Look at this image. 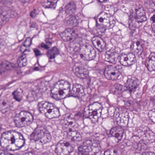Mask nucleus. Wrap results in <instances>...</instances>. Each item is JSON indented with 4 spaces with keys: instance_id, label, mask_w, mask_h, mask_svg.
<instances>
[{
    "instance_id": "nucleus-12",
    "label": "nucleus",
    "mask_w": 155,
    "mask_h": 155,
    "mask_svg": "<svg viewBox=\"0 0 155 155\" xmlns=\"http://www.w3.org/2000/svg\"><path fill=\"white\" fill-rule=\"evenodd\" d=\"M137 81L134 78H128L125 83V86L130 92L135 91L138 87Z\"/></svg>"
},
{
    "instance_id": "nucleus-42",
    "label": "nucleus",
    "mask_w": 155,
    "mask_h": 155,
    "mask_svg": "<svg viewBox=\"0 0 155 155\" xmlns=\"http://www.w3.org/2000/svg\"><path fill=\"white\" fill-rule=\"evenodd\" d=\"M113 54H111L110 55L107 54L105 55V60L106 61L112 63L113 62Z\"/></svg>"
},
{
    "instance_id": "nucleus-36",
    "label": "nucleus",
    "mask_w": 155,
    "mask_h": 155,
    "mask_svg": "<svg viewBox=\"0 0 155 155\" xmlns=\"http://www.w3.org/2000/svg\"><path fill=\"white\" fill-rule=\"evenodd\" d=\"M54 2H52L47 0V1L45 2V8H48L54 7V8L55 7H54Z\"/></svg>"
},
{
    "instance_id": "nucleus-11",
    "label": "nucleus",
    "mask_w": 155,
    "mask_h": 155,
    "mask_svg": "<svg viewBox=\"0 0 155 155\" xmlns=\"http://www.w3.org/2000/svg\"><path fill=\"white\" fill-rule=\"evenodd\" d=\"M15 64L7 61H2L0 65V74L2 75L7 71L12 69L15 67Z\"/></svg>"
},
{
    "instance_id": "nucleus-53",
    "label": "nucleus",
    "mask_w": 155,
    "mask_h": 155,
    "mask_svg": "<svg viewBox=\"0 0 155 155\" xmlns=\"http://www.w3.org/2000/svg\"><path fill=\"white\" fill-rule=\"evenodd\" d=\"M140 155H155V153L152 152H143Z\"/></svg>"
},
{
    "instance_id": "nucleus-46",
    "label": "nucleus",
    "mask_w": 155,
    "mask_h": 155,
    "mask_svg": "<svg viewBox=\"0 0 155 155\" xmlns=\"http://www.w3.org/2000/svg\"><path fill=\"white\" fill-rule=\"evenodd\" d=\"M33 51L35 53V56L36 57H38L42 55L41 51L37 48L34 49Z\"/></svg>"
},
{
    "instance_id": "nucleus-41",
    "label": "nucleus",
    "mask_w": 155,
    "mask_h": 155,
    "mask_svg": "<svg viewBox=\"0 0 155 155\" xmlns=\"http://www.w3.org/2000/svg\"><path fill=\"white\" fill-rule=\"evenodd\" d=\"M32 42V39L30 38H27L25 40L24 45L27 47H30Z\"/></svg>"
},
{
    "instance_id": "nucleus-18",
    "label": "nucleus",
    "mask_w": 155,
    "mask_h": 155,
    "mask_svg": "<svg viewBox=\"0 0 155 155\" xmlns=\"http://www.w3.org/2000/svg\"><path fill=\"white\" fill-rule=\"evenodd\" d=\"M100 147V144L99 141L92 140V145L91 149L90 150V155H96L99 152Z\"/></svg>"
},
{
    "instance_id": "nucleus-55",
    "label": "nucleus",
    "mask_w": 155,
    "mask_h": 155,
    "mask_svg": "<svg viewBox=\"0 0 155 155\" xmlns=\"http://www.w3.org/2000/svg\"><path fill=\"white\" fill-rule=\"evenodd\" d=\"M41 47L44 48L45 49L48 50L50 48V46H49L47 44H45L43 43H42L41 45Z\"/></svg>"
},
{
    "instance_id": "nucleus-54",
    "label": "nucleus",
    "mask_w": 155,
    "mask_h": 155,
    "mask_svg": "<svg viewBox=\"0 0 155 155\" xmlns=\"http://www.w3.org/2000/svg\"><path fill=\"white\" fill-rule=\"evenodd\" d=\"M46 44L48 46H50H50H51L52 44V40L51 38H49L48 39H47L46 40Z\"/></svg>"
},
{
    "instance_id": "nucleus-35",
    "label": "nucleus",
    "mask_w": 155,
    "mask_h": 155,
    "mask_svg": "<svg viewBox=\"0 0 155 155\" xmlns=\"http://www.w3.org/2000/svg\"><path fill=\"white\" fill-rule=\"evenodd\" d=\"M25 140L23 135L21 133V135H20L18 142H21L22 144H19L18 145V147L21 148L23 147L25 143Z\"/></svg>"
},
{
    "instance_id": "nucleus-37",
    "label": "nucleus",
    "mask_w": 155,
    "mask_h": 155,
    "mask_svg": "<svg viewBox=\"0 0 155 155\" xmlns=\"http://www.w3.org/2000/svg\"><path fill=\"white\" fill-rule=\"evenodd\" d=\"M78 132L77 131L74 130L73 128H69V131L68 133V135L70 136H71V138H73L78 133Z\"/></svg>"
},
{
    "instance_id": "nucleus-20",
    "label": "nucleus",
    "mask_w": 155,
    "mask_h": 155,
    "mask_svg": "<svg viewBox=\"0 0 155 155\" xmlns=\"http://www.w3.org/2000/svg\"><path fill=\"white\" fill-rule=\"evenodd\" d=\"M27 54H22L18 58L17 63L19 67L24 66L27 64V61L26 56Z\"/></svg>"
},
{
    "instance_id": "nucleus-25",
    "label": "nucleus",
    "mask_w": 155,
    "mask_h": 155,
    "mask_svg": "<svg viewBox=\"0 0 155 155\" xmlns=\"http://www.w3.org/2000/svg\"><path fill=\"white\" fill-rule=\"evenodd\" d=\"M12 136L10 139L11 143L14 144L16 140L19 139L20 135H21V133L18 132L13 131L12 133Z\"/></svg>"
},
{
    "instance_id": "nucleus-34",
    "label": "nucleus",
    "mask_w": 155,
    "mask_h": 155,
    "mask_svg": "<svg viewBox=\"0 0 155 155\" xmlns=\"http://www.w3.org/2000/svg\"><path fill=\"white\" fill-rule=\"evenodd\" d=\"M54 107L53 104L52 107L50 108L45 113V115L47 117L50 119L52 118L51 114L54 113L53 111V109H54Z\"/></svg>"
},
{
    "instance_id": "nucleus-28",
    "label": "nucleus",
    "mask_w": 155,
    "mask_h": 155,
    "mask_svg": "<svg viewBox=\"0 0 155 155\" xmlns=\"http://www.w3.org/2000/svg\"><path fill=\"white\" fill-rule=\"evenodd\" d=\"M86 60H91L94 59L96 56V51L94 50H90L87 54H85Z\"/></svg>"
},
{
    "instance_id": "nucleus-49",
    "label": "nucleus",
    "mask_w": 155,
    "mask_h": 155,
    "mask_svg": "<svg viewBox=\"0 0 155 155\" xmlns=\"http://www.w3.org/2000/svg\"><path fill=\"white\" fill-rule=\"evenodd\" d=\"M38 14V12L37 11L36 9H34L31 12L30 15L31 17L35 18Z\"/></svg>"
},
{
    "instance_id": "nucleus-21",
    "label": "nucleus",
    "mask_w": 155,
    "mask_h": 155,
    "mask_svg": "<svg viewBox=\"0 0 155 155\" xmlns=\"http://www.w3.org/2000/svg\"><path fill=\"white\" fill-rule=\"evenodd\" d=\"M149 59L146 60L145 65L147 68V70L152 74H155V64L154 63H150Z\"/></svg>"
},
{
    "instance_id": "nucleus-64",
    "label": "nucleus",
    "mask_w": 155,
    "mask_h": 155,
    "mask_svg": "<svg viewBox=\"0 0 155 155\" xmlns=\"http://www.w3.org/2000/svg\"><path fill=\"white\" fill-rule=\"evenodd\" d=\"M12 83H13L12 82H9L8 83L6 84L5 87H8L11 84H12Z\"/></svg>"
},
{
    "instance_id": "nucleus-15",
    "label": "nucleus",
    "mask_w": 155,
    "mask_h": 155,
    "mask_svg": "<svg viewBox=\"0 0 155 155\" xmlns=\"http://www.w3.org/2000/svg\"><path fill=\"white\" fill-rule=\"evenodd\" d=\"M74 72L76 76L82 79L86 78L87 76V70L82 67L76 68Z\"/></svg>"
},
{
    "instance_id": "nucleus-47",
    "label": "nucleus",
    "mask_w": 155,
    "mask_h": 155,
    "mask_svg": "<svg viewBox=\"0 0 155 155\" xmlns=\"http://www.w3.org/2000/svg\"><path fill=\"white\" fill-rule=\"evenodd\" d=\"M149 117H153L155 119V109H153L150 110L148 113Z\"/></svg>"
},
{
    "instance_id": "nucleus-44",
    "label": "nucleus",
    "mask_w": 155,
    "mask_h": 155,
    "mask_svg": "<svg viewBox=\"0 0 155 155\" xmlns=\"http://www.w3.org/2000/svg\"><path fill=\"white\" fill-rule=\"evenodd\" d=\"M115 137L117 138L119 141H121L123 137V133L122 131H119L117 132Z\"/></svg>"
},
{
    "instance_id": "nucleus-23",
    "label": "nucleus",
    "mask_w": 155,
    "mask_h": 155,
    "mask_svg": "<svg viewBox=\"0 0 155 155\" xmlns=\"http://www.w3.org/2000/svg\"><path fill=\"white\" fill-rule=\"evenodd\" d=\"M22 91L21 89H17L12 93L13 98L16 101L20 102L22 100Z\"/></svg>"
},
{
    "instance_id": "nucleus-2",
    "label": "nucleus",
    "mask_w": 155,
    "mask_h": 155,
    "mask_svg": "<svg viewBox=\"0 0 155 155\" xmlns=\"http://www.w3.org/2000/svg\"><path fill=\"white\" fill-rule=\"evenodd\" d=\"M123 69L121 65L113 67L110 66L106 68L104 72L106 78L110 80H119L121 78V72Z\"/></svg>"
},
{
    "instance_id": "nucleus-30",
    "label": "nucleus",
    "mask_w": 155,
    "mask_h": 155,
    "mask_svg": "<svg viewBox=\"0 0 155 155\" xmlns=\"http://www.w3.org/2000/svg\"><path fill=\"white\" fill-rule=\"evenodd\" d=\"M12 132L11 130L5 131L2 134L1 137L10 141Z\"/></svg>"
},
{
    "instance_id": "nucleus-38",
    "label": "nucleus",
    "mask_w": 155,
    "mask_h": 155,
    "mask_svg": "<svg viewBox=\"0 0 155 155\" xmlns=\"http://www.w3.org/2000/svg\"><path fill=\"white\" fill-rule=\"evenodd\" d=\"M53 112L54 113L51 114L52 118L58 117L60 116L59 110L57 108H54Z\"/></svg>"
},
{
    "instance_id": "nucleus-19",
    "label": "nucleus",
    "mask_w": 155,
    "mask_h": 155,
    "mask_svg": "<svg viewBox=\"0 0 155 155\" xmlns=\"http://www.w3.org/2000/svg\"><path fill=\"white\" fill-rule=\"evenodd\" d=\"M59 51L58 48L56 47H53L51 49L48 50L46 55L49 58V59H54L55 56L59 54Z\"/></svg>"
},
{
    "instance_id": "nucleus-3",
    "label": "nucleus",
    "mask_w": 155,
    "mask_h": 155,
    "mask_svg": "<svg viewBox=\"0 0 155 155\" xmlns=\"http://www.w3.org/2000/svg\"><path fill=\"white\" fill-rule=\"evenodd\" d=\"M136 15L134 16L133 13L130 12L128 21L129 26H133L136 23L139 24L142 23L147 20L144 11L143 9L138 8L135 9Z\"/></svg>"
},
{
    "instance_id": "nucleus-52",
    "label": "nucleus",
    "mask_w": 155,
    "mask_h": 155,
    "mask_svg": "<svg viewBox=\"0 0 155 155\" xmlns=\"http://www.w3.org/2000/svg\"><path fill=\"white\" fill-rule=\"evenodd\" d=\"M110 24V28H113L115 25L116 22L114 19L110 20L109 22Z\"/></svg>"
},
{
    "instance_id": "nucleus-61",
    "label": "nucleus",
    "mask_w": 155,
    "mask_h": 155,
    "mask_svg": "<svg viewBox=\"0 0 155 155\" xmlns=\"http://www.w3.org/2000/svg\"><path fill=\"white\" fill-rule=\"evenodd\" d=\"M4 41L2 39H0V48L3 46V45Z\"/></svg>"
},
{
    "instance_id": "nucleus-59",
    "label": "nucleus",
    "mask_w": 155,
    "mask_h": 155,
    "mask_svg": "<svg viewBox=\"0 0 155 155\" xmlns=\"http://www.w3.org/2000/svg\"><path fill=\"white\" fill-rule=\"evenodd\" d=\"M150 20L152 21L153 23H155V14L153 15L150 18Z\"/></svg>"
},
{
    "instance_id": "nucleus-26",
    "label": "nucleus",
    "mask_w": 155,
    "mask_h": 155,
    "mask_svg": "<svg viewBox=\"0 0 155 155\" xmlns=\"http://www.w3.org/2000/svg\"><path fill=\"white\" fill-rule=\"evenodd\" d=\"M71 31V29H67L63 32L64 38L65 41H67L72 40L71 34H70V32Z\"/></svg>"
},
{
    "instance_id": "nucleus-31",
    "label": "nucleus",
    "mask_w": 155,
    "mask_h": 155,
    "mask_svg": "<svg viewBox=\"0 0 155 155\" xmlns=\"http://www.w3.org/2000/svg\"><path fill=\"white\" fill-rule=\"evenodd\" d=\"M91 109L88 106L87 107H85L84 109L83 112V115L86 118H89L90 116H92V111Z\"/></svg>"
},
{
    "instance_id": "nucleus-13",
    "label": "nucleus",
    "mask_w": 155,
    "mask_h": 155,
    "mask_svg": "<svg viewBox=\"0 0 155 155\" xmlns=\"http://www.w3.org/2000/svg\"><path fill=\"white\" fill-rule=\"evenodd\" d=\"M53 104L46 101H42L38 103V110L41 113L45 114L50 108L52 107Z\"/></svg>"
},
{
    "instance_id": "nucleus-39",
    "label": "nucleus",
    "mask_w": 155,
    "mask_h": 155,
    "mask_svg": "<svg viewBox=\"0 0 155 155\" xmlns=\"http://www.w3.org/2000/svg\"><path fill=\"white\" fill-rule=\"evenodd\" d=\"M71 140L74 141H80L82 140V138L80 134L78 132L74 137L73 138H71Z\"/></svg>"
},
{
    "instance_id": "nucleus-29",
    "label": "nucleus",
    "mask_w": 155,
    "mask_h": 155,
    "mask_svg": "<svg viewBox=\"0 0 155 155\" xmlns=\"http://www.w3.org/2000/svg\"><path fill=\"white\" fill-rule=\"evenodd\" d=\"M115 89V91L118 94H121L122 91L125 90L124 86L121 84L116 83L114 85Z\"/></svg>"
},
{
    "instance_id": "nucleus-63",
    "label": "nucleus",
    "mask_w": 155,
    "mask_h": 155,
    "mask_svg": "<svg viewBox=\"0 0 155 155\" xmlns=\"http://www.w3.org/2000/svg\"><path fill=\"white\" fill-rule=\"evenodd\" d=\"M80 56L81 58L83 59L84 60H86V59L85 54L84 55L82 54H80Z\"/></svg>"
},
{
    "instance_id": "nucleus-50",
    "label": "nucleus",
    "mask_w": 155,
    "mask_h": 155,
    "mask_svg": "<svg viewBox=\"0 0 155 155\" xmlns=\"http://www.w3.org/2000/svg\"><path fill=\"white\" fill-rule=\"evenodd\" d=\"M0 155H12L10 153L6 150L0 149Z\"/></svg>"
},
{
    "instance_id": "nucleus-24",
    "label": "nucleus",
    "mask_w": 155,
    "mask_h": 155,
    "mask_svg": "<svg viewBox=\"0 0 155 155\" xmlns=\"http://www.w3.org/2000/svg\"><path fill=\"white\" fill-rule=\"evenodd\" d=\"M141 42L140 41H138L137 42L134 41L130 45V48L134 50L136 49L138 51H142L143 50V48L141 44Z\"/></svg>"
},
{
    "instance_id": "nucleus-17",
    "label": "nucleus",
    "mask_w": 155,
    "mask_h": 155,
    "mask_svg": "<svg viewBox=\"0 0 155 155\" xmlns=\"http://www.w3.org/2000/svg\"><path fill=\"white\" fill-rule=\"evenodd\" d=\"M55 90V88H54L51 91V93L53 94L52 97L55 99H59L60 97L59 96H63L64 97H68L69 95V92H67V91H64V90L60 89V90H58L57 92L55 93L54 91Z\"/></svg>"
},
{
    "instance_id": "nucleus-56",
    "label": "nucleus",
    "mask_w": 155,
    "mask_h": 155,
    "mask_svg": "<svg viewBox=\"0 0 155 155\" xmlns=\"http://www.w3.org/2000/svg\"><path fill=\"white\" fill-rule=\"evenodd\" d=\"M11 0H1V2L3 5H5L10 2Z\"/></svg>"
},
{
    "instance_id": "nucleus-6",
    "label": "nucleus",
    "mask_w": 155,
    "mask_h": 155,
    "mask_svg": "<svg viewBox=\"0 0 155 155\" xmlns=\"http://www.w3.org/2000/svg\"><path fill=\"white\" fill-rule=\"evenodd\" d=\"M68 97L73 96L79 99H83L84 98L85 94L82 86L80 84H76L73 85L71 90L69 91Z\"/></svg>"
},
{
    "instance_id": "nucleus-8",
    "label": "nucleus",
    "mask_w": 155,
    "mask_h": 155,
    "mask_svg": "<svg viewBox=\"0 0 155 155\" xmlns=\"http://www.w3.org/2000/svg\"><path fill=\"white\" fill-rule=\"evenodd\" d=\"M70 34L72 40H74V51L75 52L79 51L81 49V45H82V38L78 36L77 33L75 31L71 30Z\"/></svg>"
},
{
    "instance_id": "nucleus-48",
    "label": "nucleus",
    "mask_w": 155,
    "mask_h": 155,
    "mask_svg": "<svg viewBox=\"0 0 155 155\" xmlns=\"http://www.w3.org/2000/svg\"><path fill=\"white\" fill-rule=\"evenodd\" d=\"M143 50H142V51H138L137 52L139 57L141 58L142 59H143L145 57L144 53L143 52Z\"/></svg>"
},
{
    "instance_id": "nucleus-43",
    "label": "nucleus",
    "mask_w": 155,
    "mask_h": 155,
    "mask_svg": "<svg viewBox=\"0 0 155 155\" xmlns=\"http://www.w3.org/2000/svg\"><path fill=\"white\" fill-rule=\"evenodd\" d=\"M27 47L24 45L21 46L20 48V51L21 52L23 53V54H25V53H24L26 51H28V52H30V50L28 48L27 49L26 48Z\"/></svg>"
},
{
    "instance_id": "nucleus-33",
    "label": "nucleus",
    "mask_w": 155,
    "mask_h": 155,
    "mask_svg": "<svg viewBox=\"0 0 155 155\" xmlns=\"http://www.w3.org/2000/svg\"><path fill=\"white\" fill-rule=\"evenodd\" d=\"M89 106L91 109L92 110H99L101 105L97 102H95L91 104H89Z\"/></svg>"
},
{
    "instance_id": "nucleus-57",
    "label": "nucleus",
    "mask_w": 155,
    "mask_h": 155,
    "mask_svg": "<svg viewBox=\"0 0 155 155\" xmlns=\"http://www.w3.org/2000/svg\"><path fill=\"white\" fill-rule=\"evenodd\" d=\"M113 55V62H112V64H115L116 63V61H117V58H116V57H115V56H114L113 54H112Z\"/></svg>"
},
{
    "instance_id": "nucleus-22",
    "label": "nucleus",
    "mask_w": 155,
    "mask_h": 155,
    "mask_svg": "<svg viewBox=\"0 0 155 155\" xmlns=\"http://www.w3.org/2000/svg\"><path fill=\"white\" fill-rule=\"evenodd\" d=\"M93 43L95 44L96 46L100 49L102 50L105 48L106 43L103 40L100 39L99 40L97 38L93 40Z\"/></svg>"
},
{
    "instance_id": "nucleus-32",
    "label": "nucleus",
    "mask_w": 155,
    "mask_h": 155,
    "mask_svg": "<svg viewBox=\"0 0 155 155\" xmlns=\"http://www.w3.org/2000/svg\"><path fill=\"white\" fill-rule=\"evenodd\" d=\"M9 141H10L1 137L0 145L2 147L6 148L8 146Z\"/></svg>"
},
{
    "instance_id": "nucleus-62",
    "label": "nucleus",
    "mask_w": 155,
    "mask_h": 155,
    "mask_svg": "<svg viewBox=\"0 0 155 155\" xmlns=\"http://www.w3.org/2000/svg\"><path fill=\"white\" fill-rule=\"evenodd\" d=\"M106 19L105 18L102 17L99 18V21L100 22H102L104 21V20Z\"/></svg>"
},
{
    "instance_id": "nucleus-5",
    "label": "nucleus",
    "mask_w": 155,
    "mask_h": 155,
    "mask_svg": "<svg viewBox=\"0 0 155 155\" xmlns=\"http://www.w3.org/2000/svg\"><path fill=\"white\" fill-rule=\"evenodd\" d=\"M44 83L41 80H38L35 81L31 87V92L32 96L31 100L32 101L36 100L38 97L41 96V94L40 90L44 85Z\"/></svg>"
},
{
    "instance_id": "nucleus-7",
    "label": "nucleus",
    "mask_w": 155,
    "mask_h": 155,
    "mask_svg": "<svg viewBox=\"0 0 155 155\" xmlns=\"http://www.w3.org/2000/svg\"><path fill=\"white\" fill-rule=\"evenodd\" d=\"M92 145V140H85L82 145L78 147V154L80 155H90Z\"/></svg>"
},
{
    "instance_id": "nucleus-1",
    "label": "nucleus",
    "mask_w": 155,
    "mask_h": 155,
    "mask_svg": "<svg viewBox=\"0 0 155 155\" xmlns=\"http://www.w3.org/2000/svg\"><path fill=\"white\" fill-rule=\"evenodd\" d=\"M31 140L36 141L40 139V142L42 145L50 141L51 136L48 131L41 127L36 128L30 136Z\"/></svg>"
},
{
    "instance_id": "nucleus-14",
    "label": "nucleus",
    "mask_w": 155,
    "mask_h": 155,
    "mask_svg": "<svg viewBox=\"0 0 155 155\" xmlns=\"http://www.w3.org/2000/svg\"><path fill=\"white\" fill-rule=\"evenodd\" d=\"M56 86L59 87V89L64 90L68 92L71 87V84L68 81L61 80L57 82Z\"/></svg>"
},
{
    "instance_id": "nucleus-16",
    "label": "nucleus",
    "mask_w": 155,
    "mask_h": 155,
    "mask_svg": "<svg viewBox=\"0 0 155 155\" xmlns=\"http://www.w3.org/2000/svg\"><path fill=\"white\" fill-rule=\"evenodd\" d=\"M66 13L69 16L74 15L76 12V5L73 2H71L65 7Z\"/></svg>"
},
{
    "instance_id": "nucleus-40",
    "label": "nucleus",
    "mask_w": 155,
    "mask_h": 155,
    "mask_svg": "<svg viewBox=\"0 0 155 155\" xmlns=\"http://www.w3.org/2000/svg\"><path fill=\"white\" fill-rule=\"evenodd\" d=\"M148 59H149L150 63H154L155 64V52H151L150 57Z\"/></svg>"
},
{
    "instance_id": "nucleus-45",
    "label": "nucleus",
    "mask_w": 155,
    "mask_h": 155,
    "mask_svg": "<svg viewBox=\"0 0 155 155\" xmlns=\"http://www.w3.org/2000/svg\"><path fill=\"white\" fill-rule=\"evenodd\" d=\"M117 133V129L115 127L112 128L110 131V134L112 136L115 137Z\"/></svg>"
},
{
    "instance_id": "nucleus-60",
    "label": "nucleus",
    "mask_w": 155,
    "mask_h": 155,
    "mask_svg": "<svg viewBox=\"0 0 155 155\" xmlns=\"http://www.w3.org/2000/svg\"><path fill=\"white\" fill-rule=\"evenodd\" d=\"M150 101H152L154 104H155V95L150 98Z\"/></svg>"
},
{
    "instance_id": "nucleus-10",
    "label": "nucleus",
    "mask_w": 155,
    "mask_h": 155,
    "mask_svg": "<svg viewBox=\"0 0 155 155\" xmlns=\"http://www.w3.org/2000/svg\"><path fill=\"white\" fill-rule=\"evenodd\" d=\"M82 21L80 17L78 16L71 15L65 18V23L68 26L75 27Z\"/></svg>"
},
{
    "instance_id": "nucleus-51",
    "label": "nucleus",
    "mask_w": 155,
    "mask_h": 155,
    "mask_svg": "<svg viewBox=\"0 0 155 155\" xmlns=\"http://www.w3.org/2000/svg\"><path fill=\"white\" fill-rule=\"evenodd\" d=\"M82 132L84 134H87L89 132V129L88 127L87 126H85L82 129Z\"/></svg>"
},
{
    "instance_id": "nucleus-4",
    "label": "nucleus",
    "mask_w": 155,
    "mask_h": 155,
    "mask_svg": "<svg viewBox=\"0 0 155 155\" xmlns=\"http://www.w3.org/2000/svg\"><path fill=\"white\" fill-rule=\"evenodd\" d=\"M119 62L124 66H130L134 64L136 61L135 55L129 53L127 54H122L118 57Z\"/></svg>"
},
{
    "instance_id": "nucleus-9",
    "label": "nucleus",
    "mask_w": 155,
    "mask_h": 155,
    "mask_svg": "<svg viewBox=\"0 0 155 155\" xmlns=\"http://www.w3.org/2000/svg\"><path fill=\"white\" fill-rule=\"evenodd\" d=\"M18 117L22 120L26 126L31 124L33 120V115L25 111H21L19 114Z\"/></svg>"
},
{
    "instance_id": "nucleus-27",
    "label": "nucleus",
    "mask_w": 155,
    "mask_h": 155,
    "mask_svg": "<svg viewBox=\"0 0 155 155\" xmlns=\"http://www.w3.org/2000/svg\"><path fill=\"white\" fill-rule=\"evenodd\" d=\"M14 122L17 127L20 128L26 126L22 120L18 117L14 119Z\"/></svg>"
},
{
    "instance_id": "nucleus-58",
    "label": "nucleus",
    "mask_w": 155,
    "mask_h": 155,
    "mask_svg": "<svg viewBox=\"0 0 155 155\" xmlns=\"http://www.w3.org/2000/svg\"><path fill=\"white\" fill-rule=\"evenodd\" d=\"M97 110H92V116L93 115H97Z\"/></svg>"
}]
</instances>
